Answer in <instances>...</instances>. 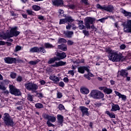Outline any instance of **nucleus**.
<instances>
[{
  "mask_svg": "<svg viewBox=\"0 0 131 131\" xmlns=\"http://www.w3.org/2000/svg\"><path fill=\"white\" fill-rule=\"evenodd\" d=\"M42 116L44 119H47L48 121L51 122H56V120H57V119L55 116H51L49 114H44Z\"/></svg>",
  "mask_w": 131,
  "mask_h": 131,
  "instance_id": "9b49d317",
  "label": "nucleus"
},
{
  "mask_svg": "<svg viewBox=\"0 0 131 131\" xmlns=\"http://www.w3.org/2000/svg\"><path fill=\"white\" fill-rule=\"evenodd\" d=\"M80 92L82 94H84L85 95H88L90 93V90L86 88H82L80 90Z\"/></svg>",
  "mask_w": 131,
  "mask_h": 131,
  "instance_id": "c85d7f7f",
  "label": "nucleus"
},
{
  "mask_svg": "<svg viewBox=\"0 0 131 131\" xmlns=\"http://www.w3.org/2000/svg\"><path fill=\"white\" fill-rule=\"evenodd\" d=\"M52 4L55 7H62L64 3L63 0H52Z\"/></svg>",
  "mask_w": 131,
  "mask_h": 131,
  "instance_id": "a211bd4d",
  "label": "nucleus"
},
{
  "mask_svg": "<svg viewBox=\"0 0 131 131\" xmlns=\"http://www.w3.org/2000/svg\"><path fill=\"white\" fill-rule=\"evenodd\" d=\"M21 49H22V47L19 45H17L15 47V49L14 50V53H17V52H19V51H21Z\"/></svg>",
  "mask_w": 131,
  "mask_h": 131,
  "instance_id": "f704fd0d",
  "label": "nucleus"
},
{
  "mask_svg": "<svg viewBox=\"0 0 131 131\" xmlns=\"http://www.w3.org/2000/svg\"><path fill=\"white\" fill-rule=\"evenodd\" d=\"M56 58L57 59V61H60V60H63V59H65L66 57H67V55L65 53V52H57L56 54Z\"/></svg>",
  "mask_w": 131,
  "mask_h": 131,
  "instance_id": "ddd939ff",
  "label": "nucleus"
},
{
  "mask_svg": "<svg viewBox=\"0 0 131 131\" xmlns=\"http://www.w3.org/2000/svg\"><path fill=\"white\" fill-rule=\"evenodd\" d=\"M90 27L91 29H93V30H94V31H97V28H96V27H95L93 24H92L91 26H90Z\"/></svg>",
  "mask_w": 131,
  "mask_h": 131,
  "instance_id": "13d9d810",
  "label": "nucleus"
},
{
  "mask_svg": "<svg viewBox=\"0 0 131 131\" xmlns=\"http://www.w3.org/2000/svg\"><path fill=\"white\" fill-rule=\"evenodd\" d=\"M63 81L66 82V83H68V82H69V79H68V77H64L63 78Z\"/></svg>",
  "mask_w": 131,
  "mask_h": 131,
  "instance_id": "bf43d9fd",
  "label": "nucleus"
},
{
  "mask_svg": "<svg viewBox=\"0 0 131 131\" xmlns=\"http://www.w3.org/2000/svg\"><path fill=\"white\" fill-rule=\"evenodd\" d=\"M16 76H17V74L16 73H14L13 72H11L10 73V77L13 79L16 78Z\"/></svg>",
  "mask_w": 131,
  "mask_h": 131,
  "instance_id": "e433bc0d",
  "label": "nucleus"
},
{
  "mask_svg": "<svg viewBox=\"0 0 131 131\" xmlns=\"http://www.w3.org/2000/svg\"><path fill=\"white\" fill-rule=\"evenodd\" d=\"M120 76H121L122 77H124V78H125V77L128 76V72H127V71L123 69L119 71L118 72L117 77H120Z\"/></svg>",
  "mask_w": 131,
  "mask_h": 131,
  "instance_id": "4468645a",
  "label": "nucleus"
},
{
  "mask_svg": "<svg viewBox=\"0 0 131 131\" xmlns=\"http://www.w3.org/2000/svg\"><path fill=\"white\" fill-rule=\"evenodd\" d=\"M66 23H67V21L66 20V18L64 19H60L59 20V25H61L62 24H65Z\"/></svg>",
  "mask_w": 131,
  "mask_h": 131,
  "instance_id": "4c0bfd02",
  "label": "nucleus"
},
{
  "mask_svg": "<svg viewBox=\"0 0 131 131\" xmlns=\"http://www.w3.org/2000/svg\"><path fill=\"white\" fill-rule=\"evenodd\" d=\"M36 96L39 98V99H41V98H43V94L42 93H36Z\"/></svg>",
  "mask_w": 131,
  "mask_h": 131,
  "instance_id": "a19ab883",
  "label": "nucleus"
},
{
  "mask_svg": "<svg viewBox=\"0 0 131 131\" xmlns=\"http://www.w3.org/2000/svg\"><path fill=\"white\" fill-rule=\"evenodd\" d=\"M63 97V95H62V93L58 92L57 93V98L58 99H61Z\"/></svg>",
  "mask_w": 131,
  "mask_h": 131,
  "instance_id": "09e8293b",
  "label": "nucleus"
},
{
  "mask_svg": "<svg viewBox=\"0 0 131 131\" xmlns=\"http://www.w3.org/2000/svg\"><path fill=\"white\" fill-rule=\"evenodd\" d=\"M122 13H123L125 17H128V18H131V12H127L125 10L122 9Z\"/></svg>",
  "mask_w": 131,
  "mask_h": 131,
  "instance_id": "a878e982",
  "label": "nucleus"
},
{
  "mask_svg": "<svg viewBox=\"0 0 131 131\" xmlns=\"http://www.w3.org/2000/svg\"><path fill=\"white\" fill-rule=\"evenodd\" d=\"M124 28H128L126 30H124V32L126 33H131V19L127 21L126 24L123 25Z\"/></svg>",
  "mask_w": 131,
  "mask_h": 131,
  "instance_id": "dca6fc26",
  "label": "nucleus"
},
{
  "mask_svg": "<svg viewBox=\"0 0 131 131\" xmlns=\"http://www.w3.org/2000/svg\"><path fill=\"white\" fill-rule=\"evenodd\" d=\"M47 124L48 126V127H51L52 126V127H55V125H54L53 123H51V122L47 121Z\"/></svg>",
  "mask_w": 131,
  "mask_h": 131,
  "instance_id": "37998d69",
  "label": "nucleus"
},
{
  "mask_svg": "<svg viewBox=\"0 0 131 131\" xmlns=\"http://www.w3.org/2000/svg\"><path fill=\"white\" fill-rule=\"evenodd\" d=\"M78 27L80 30H82V29H85V28H86V26H84V25H83V24L79 25Z\"/></svg>",
  "mask_w": 131,
  "mask_h": 131,
  "instance_id": "de8ad7c7",
  "label": "nucleus"
},
{
  "mask_svg": "<svg viewBox=\"0 0 131 131\" xmlns=\"http://www.w3.org/2000/svg\"><path fill=\"white\" fill-rule=\"evenodd\" d=\"M84 77H85V78H86L89 80H91V77L89 76V75H88V74H84Z\"/></svg>",
  "mask_w": 131,
  "mask_h": 131,
  "instance_id": "052dcab7",
  "label": "nucleus"
},
{
  "mask_svg": "<svg viewBox=\"0 0 131 131\" xmlns=\"http://www.w3.org/2000/svg\"><path fill=\"white\" fill-rule=\"evenodd\" d=\"M96 21L95 17H87L84 19L85 26L86 28L89 30L91 29V25L94 24V23Z\"/></svg>",
  "mask_w": 131,
  "mask_h": 131,
  "instance_id": "423d86ee",
  "label": "nucleus"
},
{
  "mask_svg": "<svg viewBox=\"0 0 131 131\" xmlns=\"http://www.w3.org/2000/svg\"><path fill=\"white\" fill-rule=\"evenodd\" d=\"M66 65V61H59L58 62H55L54 64L51 65V67H60L62 66H65Z\"/></svg>",
  "mask_w": 131,
  "mask_h": 131,
  "instance_id": "6ab92c4d",
  "label": "nucleus"
},
{
  "mask_svg": "<svg viewBox=\"0 0 131 131\" xmlns=\"http://www.w3.org/2000/svg\"><path fill=\"white\" fill-rule=\"evenodd\" d=\"M49 78L50 80H52V81H54V83H57V82H58V81H60V78L54 75H51Z\"/></svg>",
  "mask_w": 131,
  "mask_h": 131,
  "instance_id": "5701e85b",
  "label": "nucleus"
},
{
  "mask_svg": "<svg viewBox=\"0 0 131 131\" xmlns=\"http://www.w3.org/2000/svg\"><path fill=\"white\" fill-rule=\"evenodd\" d=\"M59 86H60L61 88H64L65 86V83H64V82L63 81H60L58 83Z\"/></svg>",
  "mask_w": 131,
  "mask_h": 131,
  "instance_id": "864d4df0",
  "label": "nucleus"
},
{
  "mask_svg": "<svg viewBox=\"0 0 131 131\" xmlns=\"http://www.w3.org/2000/svg\"><path fill=\"white\" fill-rule=\"evenodd\" d=\"M105 114H107V115H108L110 118H116L115 114L113 113H110V112H109L108 111H105Z\"/></svg>",
  "mask_w": 131,
  "mask_h": 131,
  "instance_id": "cd10ccee",
  "label": "nucleus"
},
{
  "mask_svg": "<svg viewBox=\"0 0 131 131\" xmlns=\"http://www.w3.org/2000/svg\"><path fill=\"white\" fill-rule=\"evenodd\" d=\"M94 105L95 106V107H101V106H102V103H100V102H95L94 103Z\"/></svg>",
  "mask_w": 131,
  "mask_h": 131,
  "instance_id": "603ef678",
  "label": "nucleus"
},
{
  "mask_svg": "<svg viewBox=\"0 0 131 131\" xmlns=\"http://www.w3.org/2000/svg\"><path fill=\"white\" fill-rule=\"evenodd\" d=\"M6 88L5 86H3L1 84H0V90H2V91H6Z\"/></svg>",
  "mask_w": 131,
  "mask_h": 131,
  "instance_id": "69168bd1",
  "label": "nucleus"
},
{
  "mask_svg": "<svg viewBox=\"0 0 131 131\" xmlns=\"http://www.w3.org/2000/svg\"><path fill=\"white\" fill-rule=\"evenodd\" d=\"M32 8L34 11H39L40 10V6L37 5H33Z\"/></svg>",
  "mask_w": 131,
  "mask_h": 131,
  "instance_id": "72a5a7b5",
  "label": "nucleus"
},
{
  "mask_svg": "<svg viewBox=\"0 0 131 131\" xmlns=\"http://www.w3.org/2000/svg\"><path fill=\"white\" fill-rule=\"evenodd\" d=\"M58 108L60 111H62V110H65V107H64V105H63V104H59L58 105Z\"/></svg>",
  "mask_w": 131,
  "mask_h": 131,
  "instance_id": "79ce46f5",
  "label": "nucleus"
},
{
  "mask_svg": "<svg viewBox=\"0 0 131 131\" xmlns=\"http://www.w3.org/2000/svg\"><path fill=\"white\" fill-rule=\"evenodd\" d=\"M82 33H83V34L85 36H90V32H89V31H87L86 30H83Z\"/></svg>",
  "mask_w": 131,
  "mask_h": 131,
  "instance_id": "58836bf2",
  "label": "nucleus"
},
{
  "mask_svg": "<svg viewBox=\"0 0 131 131\" xmlns=\"http://www.w3.org/2000/svg\"><path fill=\"white\" fill-rule=\"evenodd\" d=\"M44 17L42 15H39L38 17V19H39V20H44Z\"/></svg>",
  "mask_w": 131,
  "mask_h": 131,
  "instance_id": "774afa93",
  "label": "nucleus"
},
{
  "mask_svg": "<svg viewBox=\"0 0 131 131\" xmlns=\"http://www.w3.org/2000/svg\"><path fill=\"white\" fill-rule=\"evenodd\" d=\"M120 110V107L119 106V105L114 103L112 104V108L111 110L112 112H115L116 111H119Z\"/></svg>",
  "mask_w": 131,
  "mask_h": 131,
  "instance_id": "aec40b11",
  "label": "nucleus"
},
{
  "mask_svg": "<svg viewBox=\"0 0 131 131\" xmlns=\"http://www.w3.org/2000/svg\"><path fill=\"white\" fill-rule=\"evenodd\" d=\"M35 107L37 109H40L41 108H43V105L42 103H36L35 105Z\"/></svg>",
  "mask_w": 131,
  "mask_h": 131,
  "instance_id": "473e14b6",
  "label": "nucleus"
},
{
  "mask_svg": "<svg viewBox=\"0 0 131 131\" xmlns=\"http://www.w3.org/2000/svg\"><path fill=\"white\" fill-rule=\"evenodd\" d=\"M126 48V46H125V45L124 44H122L120 46V50H124V49H125Z\"/></svg>",
  "mask_w": 131,
  "mask_h": 131,
  "instance_id": "5fc2aeb1",
  "label": "nucleus"
},
{
  "mask_svg": "<svg viewBox=\"0 0 131 131\" xmlns=\"http://www.w3.org/2000/svg\"><path fill=\"white\" fill-rule=\"evenodd\" d=\"M68 7L69 8V9L72 10H74V9H75V5L74 4L68 5Z\"/></svg>",
  "mask_w": 131,
  "mask_h": 131,
  "instance_id": "3c124183",
  "label": "nucleus"
},
{
  "mask_svg": "<svg viewBox=\"0 0 131 131\" xmlns=\"http://www.w3.org/2000/svg\"><path fill=\"white\" fill-rule=\"evenodd\" d=\"M26 12L29 16H35L36 15V13L31 10L28 9L26 10Z\"/></svg>",
  "mask_w": 131,
  "mask_h": 131,
  "instance_id": "c756f323",
  "label": "nucleus"
},
{
  "mask_svg": "<svg viewBox=\"0 0 131 131\" xmlns=\"http://www.w3.org/2000/svg\"><path fill=\"white\" fill-rule=\"evenodd\" d=\"M22 80H23L22 76H18V77L16 78V81H17V82H21Z\"/></svg>",
  "mask_w": 131,
  "mask_h": 131,
  "instance_id": "8fccbe9b",
  "label": "nucleus"
},
{
  "mask_svg": "<svg viewBox=\"0 0 131 131\" xmlns=\"http://www.w3.org/2000/svg\"><path fill=\"white\" fill-rule=\"evenodd\" d=\"M57 61H58V59H57L56 56H54V57L49 59V60L48 61V64H53Z\"/></svg>",
  "mask_w": 131,
  "mask_h": 131,
  "instance_id": "bb28decb",
  "label": "nucleus"
},
{
  "mask_svg": "<svg viewBox=\"0 0 131 131\" xmlns=\"http://www.w3.org/2000/svg\"><path fill=\"white\" fill-rule=\"evenodd\" d=\"M30 53H42V54H46L47 50L43 47H40L39 48L37 47H34L30 49Z\"/></svg>",
  "mask_w": 131,
  "mask_h": 131,
  "instance_id": "0eeeda50",
  "label": "nucleus"
},
{
  "mask_svg": "<svg viewBox=\"0 0 131 131\" xmlns=\"http://www.w3.org/2000/svg\"><path fill=\"white\" fill-rule=\"evenodd\" d=\"M2 119L4 121L5 126L13 127L14 125H15L14 120L11 118V116H10V115L8 113H6L4 114Z\"/></svg>",
  "mask_w": 131,
  "mask_h": 131,
  "instance_id": "7ed1b4c3",
  "label": "nucleus"
},
{
  "mask_svg": "<svg viewBox=\"0 0 131 131\" xmlns=\"http://www.w3.org/2000/svg\"><path fill=\"white\" fill-rule=\"evenodd\" d=\"M90 95L93 99H103L104 98V93L98 90H92L90 93Z\"/></svg>",
  "mask_w": 131,
  "mask_h": 131,
  "instance_id": "39448f33",
  "label": "nucleus"
},
{
  "mask_svg": "<svg viewBox=\"0 0 131 131\" xmlns=\"http://www.w3.org/2000/svg\"><path fill=\"white\" fill-rule=\"evenodd\" d=\"M79 110L81 111L82 113L81 116L82 117H83V116H90L89 108L84 106H80Z\"/></svg>",
  "mask_w": 131,
  "mask_h": 131,
  "instance_id": "9d476101",
  "label": "nucleus"
},
{
  "mask_svg": "<svg viewBox=\"0 0 131 131\" xmlns=\"http://www.w3.org/2000/svg\"><path fill=\"white\" fill-rule=\"evenodd\" d=\"M25 87L28 91H31L33 93H36L37 90H38V85L32 82H29L25 84Z\"/></svg>",
  "mask_w": 131,
  "mask_h": 131,
  "instance_id": "20e7f679",
  "label": "nucleus"
},
{
  "mask_svg": "<svg viewBox=\"0 0 131 131\" xmlns=\"http://www.w3.org/2000/svg\"><path fill=\"white\" fill-rule=\"evenodd\" d=\"M6 45V42L5 41L1 40L0 41V46H5Z\"/></svg>",
  "mask_w": 131,
  "mask_h": 131,
  "instance_id": "338daca9",
  "label": "nucleus"
},
{
  "mask_svg": "<svg viewBox=\"0 0 131 131\" xmlns=\"http://www.w3.org/2000/svg\"><path fill=\"white\" fill-rule=\"evenodd\" d=\"M68 74H70V75H72L73 76H74V71L73 70H70L68 72Z\"/></svg>",
  "mask_w": 131,
  "mask_h": 131,
  "instance_id": "4d7b16f0",
  "label": "nucleus"
},
{
  "mask_svg": "<svg viewBox=\"0 0 131 131\" xmlns=\"http://www.w3.org/2000/svg\"><path fill=\"white\" fill-rule=\"evenodd\" d=\"M89 67H90L81 66L78 68V72L79 73H81V74H83L85 71H86L87 72H90L91 71V70L89 69Z\"/></svg>",
  "mask_w": 131,
  "mask_h": 131,
  "instance_id": "f8f14e48",
  "label": "nucleus"
},
{
  "mask_svg": "<svg viewBox=\"0 0 131 131\" xmlns=\"http://www.w3.org/2000/svg\"><path fill=\"white\" fill-rule=\"evenodd\" d=\"M40 83L41 85H45V84H46V81L43 80H41L40 81Z\"/></svg>",
  "mask_w": 131,
  "mask_h": 131,
  "instance_id": "e2e57ef3",
  "label": "nucleus"
},
{
  "mask_svg": "<svg viewBox=\"0 0 131 131\" xmlns=\"http://www.w3.org/2000/svg\"><path fill=\"white\" fill-rule=\"evenodd\" d=\"M115 93L117 96H118L119 98L121 96V93H119V92L117 91H115Z\"/></svg>",
  "mask_w": 131,
  "mask_h": 131,
  "instance_id": "0e129e2a",
  "label": "nucleus"
},
{
  "mask_svg": "<svg viewBox=\"0 0 131 131\" xmlns=\"http://www.w3.org/2000/svg\"><path fill=\"white\" fill-rule=\"evenodd\" d=\"M27 100L30 101V102H33V95H31L30 94L28 95Z\"/></svg>",
  "mask_w": 131,
  "mask_h": 131,
  "instance_id": "c9c22d12",
  "label": "nucleus"
},
{
  "mask_svg": "<svg viewBox=\"0 0 131 131\" xmlns=\"http://www.w3.org/2000/svg\"><path fill=\"white\" fill-rule=\"evenodd\" d=\"M105 52L108 54V58L112 62H119L123 58L122 54L117 53L110 47L106 48Z\"/></svg>",
  "mask_w": 131,
  "mask_h": 131,
  "instance_id": "f257e3e1",
  "label": "nucleus"
},
{
  "mask_svg": "<svg viewBox=\"0 0 131 131\" xmlns=\"http://www.w3.org/2000/svg\"><path fill=\"white\" fill-rule=\"evenodd\" d=\"M67 43H68V46H72V45H73L74 42L71 40H68Z\"/></svg>",
  "mask_w": 131,
  "mask_h": 131,
  "instance_id": "6e6d98bb",
  "label": "nucleus"
},
{
  "mask_svg": "<svg viewBox=\"0 0 131 131\" xmlns=\"http://www.w3.org/2000/svg\"><path fill=\"white\" fill-rule=\"evenodd\" d=\"M82 4H84L85 6H89L90 4H89V0H81Z\"/></svg>",
  "mask_w": 131,
  "mask_h": 131,
  "instance_id": "a18cd8bd",
  "label": "nucleus"
},
{
  "mask_svg": "<svg viewBox=\"0 0 131 131\" xmlns=\"http://www.w3.org/2000/svg\"><path fill=\"white\" fill-rule=\"evenodd\" d=\"M37 63H38V61H36V60H31L30 61H29V64H30L31 65H36V64H37Z\"/></svg>",
  "mask_w": 131,
  "mask_h": 131,
  "instance_id": "49530a36",
  "label": "nucleus"
},
{
  "mask_svg": "<svg viewBox=\"0 0 131 131\" xmlns=\"http://www.w3.org/2000/svg\"><path fill=\"white\" fill-rule=\"evenodd\" d=\"M58 49L63 51V52H66L67 51V46L65 44H61L58 46Z\"/></svg>",
  "mask_w": 131,
  "mask_h": 131,
  "instance_id": "b1692460",
  "label": "nucleus"
},
{
  "mask_svg": "<svg viewBox=\"0 0 131 131\" xmlns=\"http://www.w3.org/2000/svg\"><path fill=\"white\" fill-rule=\"evenodd\" d=\"M88 72V75L90 77H94V74H93V73H92L90 72Z\"/></svg>",
  "mask_w": 131,
  "mask_h": 131,
  "instance_id": "680f3d73",
  "label": "nucleus"
},
{
  "mask_svg": "<svg viewBox=\"0 0 131 131\" xmlns=\"http://www.w3.org/2000/svg\"><path fill=\"white\" fill-rule=\"evenodd\" d=\"M107 19H108V17H106L99 19L97 21L101 22V23H105V20H107Z\"/></svg>",
  "mask_w": 131,
  "mask_h": 131,
  "instance_id": "ea45409f",
  "label": "nucleus"
},
{
  "mask_svg": "<svg viewBox=\"0 0 131 131\" xmlns=\"http://www.w3.org/2000/svg\"><path fill=\"white\" fill-rule=\"evenodd\" d=\"M63 34L67 37L68 38H71L72 37V35L74 34V32L72 31H63Z\"/></svg>",
  "mask_w": 131,
  "mask_h": 131,
  "instance_id": "4be33fe9",
  "label": "nucleus"
},
{
  "mask_svg": "<svg viewBox=\"0 0 131 131\" xmlns=\"http://www.w3.org/2000/svg\"><path fill=\"white\" fill-rule=\"evenodd\" d=\"M9 91L11 95L17 96H21V91H20V90L15 88L13 85H9Z\"/></svg>",
  "mask_w": 131,
  "mask_h": 131,
  "instance_id": "1a4fd4ad",
  "label": "nucleus"
},
{
  "mask_svg": "<svg viewBox=\"0 0 131 131\" xmlns=\"http://www.w3.org/2000/svg\"><path fill=\"white\" fill-rule=\"evenodd\" d=\"M96 7L97 9H99V10H104V11H106V12H109L110 13L113 12V10H114V7L112 5H108L107 7H103L99 4H97L96 5Z\"/></svg>",
  "mask_w": 131,
  "mask_h": 131,
  "instance_id": "6e6552de",
  "label": "nucleus"
},
{
  "mask_svg": "<svg viewBox=\"0 0 131 131\" xmlns=\"http://www.w3.org/2000/svg\"><path fill=\"white\" fill-rule=\"evenodd\" d=\"M66 19L67 20V23L68 22L69 23H72L73 21H74V19L72 18V17L71 16H68L66 18Z\"/></svg>",
  "mask_w": 131,
  "mask_h": 131,
  "instance_id": "2f4dec72",
  "label": "nucleus"
},
{
  "mask_svg": "<svg viewBox=\"0 0 131 131\" xmlns=\"http://www.w3.org/2000/svg\"><path fill=\"white\" fill-rule=\"evenodd\" d=\"M67 42V40L64 38H60L58 40L57 43H66Z\"/></svg>",
  "mask_w": 131,
  "mask_h": 131,
  "instance_id": "7c9ffc66",
  "label": "nucleus"
},
{
  "mask_svg": "<svg viewBox=\"0 0 131 131\" xmlns=\"http://www.w3.org/2000/svg\"><path fill=\"white\" fill-rule=\"evenodd\" d=\"M20 34V31H18V27L15 26L12 28L9 32H6L1 35V37L3 39H7V38H11L12 37H17Z\"/></svg>",
  "mask_w": 131,
  "mask_h": 131,
  "instance_id": "f03ea898",
  "label": "nucleus"
},
{
  "mask_svg": "<svg viewBox=\"0 0 131 131\" xmlns=\"http://www.w3.org/2000/svg\"><path fill=\"white\" fill-rule=\"evenodd\" d=\"M119 99H122V101H126V96L123 94L121 95L120 96Z\"/></svg>",
  "mask_w": 131,
  "mask_h": 131,
  "instance_id": "c03bdc74",
  "label": "nucleus"
},
{
  "mask_svg": "<svg viewBox=\"0 0 131 131\" xmlns=\"http://www.w3.org/2000/svg\"><path fill=\"white\" fill-rule=\"evenodd\" d=\"M100 91H103L105 94L106 95H110V94H112V89L110 88H108L106 86H101L99 87Z\"/></svg>",
  "mask_w": 131,
  "mask_h": 131,
  "instance_id": "f3484780",
  "label": "nucleus"
},
{
  "mask_svg": "<svg viewBox=\"0 0 131 131\" xmlns=\"http://www.w3.org/2000/svg\"><path fill=\"white\" fill-rule=\"evenodd\" d=\"M5 62L7 64H16V58H13L10 57H6L4 58Z\"/></svg>",
  "mask_w": 131,
  "mask_h": 131,
  "instance_id": "2eb2a0df",
  "label": "nucleus"
},
{
  "mask_svg": "<svg viewBox=\"0 0 131 131\" xmlns=\"http://www.w3.org/2000/svg\"><path fill=\"white\" fill-rule=\"evenodd\" d=\"M44 49H54L55 46H53V45L49 43V42H45L44 43Z\"/></svg>",
  "mask_w": 131,
  "mask_h": 131,
  "instance_id": "393cba45",
  "label": "nucleus"
},
{
  "mask_svg": "<svg viewBox=\"0 0 131 131\" xmlns=\"http://www.w3.org/2000/svg\"><path fill=\"white\" fill-rule=\"evenodd\" d=\"M57 122L59 125L63 126V122H64V117L61 115H57Z\"/></svg>",
  "mask_w": 131,
  "mask_h": 131,
  "instance_id": "412c9836",
  "label": "nucleus"
}]
</instances>
